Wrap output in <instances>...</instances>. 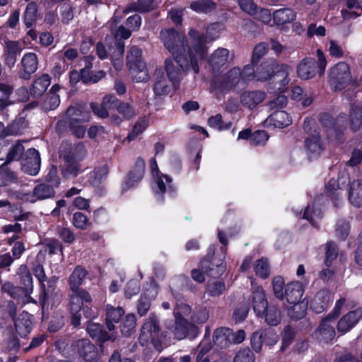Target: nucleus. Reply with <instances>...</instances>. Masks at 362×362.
<instances>
[{
    "label": "nucleus",
    "instance_id": "79ce46f5",
    "mask_svg": "<svg viewBox=\"0 0 362 362\" xmlns=\"http://www.w3.org/2000/svg\"><path fill=\"white\" fill-rule=\"evenodd\" d=\"M169 81L164 76L163 74L159 75V73L156 74V80L154 85V92L158 95L166 94L169 92Z\"/></svg>",
    "mask_w": 362,
    "mask_h": 362
},
{
    "label": "nucleus",
    "instance_id": "473e14b6",
    "mask_svg": "<svg viewBox=\"0 0 362 362\" xmlns=\"http://www.w3.org/2000/svg\"><path fill=\"white\" fill-rule=\"evenodd\" d=\"M322 217V211L317 201H315L312 205H308L303 213V218L308 220L313 226H317L318 221Z\"/></svg>",
    "mask_w": 362,
    "mask_h": 362
},
{
    "label": "nucleus",
    "instance_id": "f03ea898",
    "mask_svg": "<svg viewBox=\"0 0 362 362\" xmlns=\"http://www.w3.org/2000/svg\"><path fill=\"white\" fill-rule=\"evenodd\" d=\"M86 275L87 272L84 268L76 267L69 279V288L72 291L70 295L69 309L72 315L71 324L75 327L80 324L81 310L87 318L95 316V313L91 308L83 305L84 303H91L90 294L84 289H79Z\"/></svg>",
    "mask_w": 362,
    "mask_h": 362
},
{
    "label": "nucleus",
    "instance_id": "ea45409f",
    "mask_svg": "<svg viewBox=\"0 0 362 362\" xmlns=\"http://www.w3.org/2000/svg\"><path fill=\"white\" fill-rule=\"evenodd\" d=\"M258 316L260 317H264L265 322L272 326L277 325L281 320V315L280 311L274 305H272L268 306L266 308L264 314Z\"/></svg>",
    "mask_w": 362,
    "mask_h": 362
},
{
    "label": "nucleus",
    "instance_id": "20e7f679",
    "mask_svg": "<svg viewBox=\"0 0 362 362\" xmlns=\"http://www.w3.org/2000/svg\"><path fill=\"white\" fill-rule=\"evenodd\" d=\"M304 292V286L301 282L293 281L288 284L285 289V297L290 305H293L294 308H300L298 315H293L289 312V316L292 318L300 319L304 316L307 309L308 302L300 301Z\"/></svg>",
    "mask_w": 362,
    "mask_h": 362
},
{
    "label": "nucleus",
    "instance_id": "e2e57ef3",
    "mask_svg": "<svg viewBox=\"0 0 362 362\" xmlns=\"http://www.w3.org/2000/svg\"><path fill=\"white\" fill-rule=\"evenodd\" d=\"M140 290V285L138 280L132 279L128 281L124 289V293L127 298H130L136 295Z\"/></svg>",
    "mask_w": 362,
    "mask_h": 362
},
{
    "label": "nucleus",
    "instance_id": "3c124183",
    "mask_svg": "<svg viewBox=\"0 0 362 362\" xmlns=\"http://www.w3.org/2000/svg\"><path fill=\"white\" fill-rule=\"evenodd\" d=\"M148 119L146 117L139 119L134 126L132 131L129 134L127 139L132 141L141 134L148 127Z\"/></svg>",
    "mask_w": 362,
    "mask_h": 362
},
{
    "label": "nucleus",
    "instance_id": "49530a36",
    "mask_svg": "<svg viewBox=\"0 0 362 362\" xmlns=\"http://www.w3.org/2000/svg\"><path fill=\"white\" fill-rule=\"evenodd\" d=\"M226 291L225 283L222 281H209L206 286V292L212 297H216L222 295Z\"/></svg>",
    "mask_w": 362,
    "mask_h": 362
},
{
    "label": "nucleus",
    "instance_id": "de8ad7c7",
    "mask_svg": "<svg viewBox=\"0 0 362 362\" xmlns=\"http://www.w3.org/2000/svg\"><path fill=\"white\" fill-rule=\"evenodd\" d=\"M115 49L112 53V64L115 69H119L122 65V57L124 51V45L123 42H115Z\"/></svg>",
    "mask_w": 362,
    "mask_h": 362
},
{
    "label": "nucleus",
    "instance_id": "9b49d317",
    "mask_svg": "<svg viewBox=\"0 0 362 362\" xmlns=\"http://www.w3.org/2000/svg\"><path fill=\"white\" fill-rule=\"evenodd\" d=\"M362 318V308H358L343 315L337 322V329L341 335L349 332Z\"/></svg>",
    "mask_w": 362,
    "mask_h": 362
},
{
    "label": "nucleus",
    "instance_id": "37998d69",
    "mask_svg": "<svg viewBox=\"0 0 362 362\" xmlns=\"http://www.w3.org/2000/svg\"><path fill=\"white\" fill-rule=\"evenodd\" d=\"M136 321L134 315H127L120 326L122 334L124 336H130L133 334L136 329Z\"/></svg>",
    "mask_w": 362,
    "mask_h": 362
},
{
    "label": "nucleus",
    "instance_id": "e433bc0d",
    "mask_svg": "<svg viewBox=\"0 0 362 362\" xmlns=\"http://www.w3.org/2000/svg\"><path fill=\"white\" fill-rule=\"evenodd\" d=\"M229 334H230L229 328L216 329L213 336L214 344L221 349L228 347L230 345Z\"/></svg>",
    "mask_w": 362,
    "mask_h": 362
},
{
    "label": "nucleus",
    "instance_id": "09e8293b",
    "mask_svg": "<svg viewBox=\"0 0 362 362\" xmlns=\"http://www.w3.org/2000/svg\"><path fill=\"white\" fill-rule=\"evenodd\" d=\"M190 8L197 13H206L213 10L215 4L210 0H199L192 2Z\"/></svg>",
    "mask_w": 362,
    "mask_h": 362
},
{
    "label": "nucleus",
    "instance_id": "2eb2a0df",
    "mask_svg": "<svg viewBox=\"0 0 362 362\" xmlns=\"http://www.w3.org/2000/svg\"><path fill=\"white\" fill-rule=\"evenodd\" d=\"M266 98V93L262 90H247L240 95V104L249 109L253 110L262 103Z\"/></svg>",
    "mask_w": 362,
    "mask_h": 362
},
{
    "label": "nucleus",
    "instance_id": "4c0bfd02",
    "mask_svg": "<svg viewBox=\"0 0 362 362\" xmlns=\"http://www.w3.org/2000/svg\"><path fill=\"white\" fill-rule=\"evenodd\" d=\"M87 332L92 338L96 339L98 341H105L108 339L114 340L115 339V336H109L98 323H89L87 327Z\"/></svg>",
    "mask_w": 362,
    "mask_h": 362
},
{
    "label": "nucleus",
    "instance_id": "f257e3e1",
    "mask_svg": "<svg viewBox=\"0 0 362 362\" xmlns=\"http://www.w3.org/2000/svg\"><path fill=\"white\" fill-rule=\"evenodd\" d=\"M160 38L165 47L175 56V59L165 60V71L168 81L177 88L182 77V71L188 65L187 59L181 57L185 51L184 37L170 29L161 31Z\"/></svg>",
    "mask_w": 362,
    "mask_h": 362
},
{
    "label": "nucleus",
    "instance_id": "a19ab883",
    "mask_svg": "<svg viewBox=\"0 0 362 362\" xmlns=\"http://www.w3.org/2000/svg\"><path fill=\"white\" fill-rule=\"evenodd\" d=\"M107 174V166L103 165L100 168H95L90 174L89 181L93 186H98L106 179Z\"/></svg>",
    "mask_w": 362,
    "mask_h": 362
},
{
    "label": "nucleus",
    "instance_id": "dca6fc26",
    "mask_svg": "<svg viewBox=\"0 0 362 362\" xmlns=\"http://www.w3.org/2000/svg\"><path fill=\"white\" fill-rule=\"evenodd\" d=\"M305 146L310 159H314L320 156L325 148L317 132H315L306 138Z\"/></svg>",
    "mask_w": 362,
    "mask_h": 362
},
{
    "label": "nucleus",
    "instance_id": "4d7b16f0",
    "mask_svg": "<svg viewBox=\"0 0 362 362\" xmlns=\"http://www.w3.org/2000/svg\"><path fill=\"white\" fill-rule=\"evenodd\" d=\"M269 139L268 134L263 130H259L251 134L250 142L252 145H264Z\"/></svg>",
    "mask_w": 362,
    "mask_h": 362
},
{
    "label": "nucleus",
    "instance_id": "393cba45",
    "mask_svg": "<svg viewBox=\"0 0 362 362\" xmlns=\"http://www.w3.org/2000/svg\"><path fill=\"white\" fill-rule=\"evenodd\" d=\"M22 69L19 76L24 79H29L31 74L36 71L37 69V58L34 53L25 54L21 60Z\"/></svg>",
    "mask_w": 362,
    "mask_h": 362
},
{
    "label": "nucleus",
    "instance_id": "052dcab7",
    "mask_svg": "<svg viewBox=\"0 0 362 362\" xmlns=\"http://www.w3.org/2000/svg\"><path fill=\"white\" fill-rule=\"evenodd\" d=\"M199 351L197 356L196 362H209L206 354L211 349V346L208 340H203L199 344Z\"/></svg>",
    "mask_w": 362,
    "mask_h": 362
},
{
    "label": "nucleus",
    "instance_id": "7ed1b4c3",
    "mask_svg": "<svg viewBox=\"0 0 362 362\" xmlns=\"http://www.w3.org/2000/svg\"><path fill=\"white\" fill-rule=\"evenodd\" d=\"M292 68L286 64L276 66L274 62L263 63L256 71L255 77L257 81H264L273 76V81L277 86L276 89L283 92L285 86L291 81L289 75Z\"/></svg>",
    "mask_w": 362,
    "mask_h": 362
},
{
    "label": "nucleus",
    "instance_id": "0e129e2a",
    "mask_svg": "<svg viewBox=\"0 0 362 362\" xmlns=\"http://www.w3.org/2000/svg\"><path fill=\"white\" fill-rule=\"evenodd\" d=\"M60 103L59 95L57 94H49L46 100H45L42 108L45 110L56 109Z\"/></svg>",
    "mask_w": 362,
    "mask_h": 362
},
{
    "label": "nucleus",
    "instance_id": "8fccbe9b",
    "mask_svg": "<svg viewBox=\"0 0 362 362\" xmlns=\"http://www.w3.org/2000/svg\"><path fill=\"white\" fill-rule=\"evenodd\" d=\"M158 287L156 283L151 281L147 284L142 291L141 298L145 300H149V301L153 300L158 295Z\"/></svg>",
    "mask_w": 362,
    "mask_h": 362
},
{
    "label": "nucleus",
    "instance_id": "4468645a",
    "mask_svg": "<svg viewBox=\"0 0 362 362\" xmlns=\"http://www.w3.org/2000/svg\"><path fill=\"white\" fill-rule=\"evenodd\" d=\"M128 9L118 8L116 10L113 17L110 21L112 33L115 37V42H120L122 40H126L129 38L132 34L131 30L126 29L124 26L120 25L118 28H115L114 26L120 21L122 18V14L129 13Z\"/></svg>",
    "mask_w": 362,
    "mask_h": 362
},
{
    "label": "nucleus",
    "instance_id": "b1692460",
    "mask_svg": "<svg viewBox=\"0 0 362 362\" xmlns=\"http://www.w3.org/2000/svg\"><path fill=\"white\" fill-rule=\"evenodd\" d=\"M54 194V190L49 185L42 184L36 186L32 193L25 194L24 199L34 203L38 200L49 198Z\"/></svg>",
    "mask_w": 362,
    "mask_h": 362
},
{
    "label": "nucleus",
    "instance_id": "6e6552de",
    "mask_svg": "<svg viewBox=\"0 0 362 362\" xmlns=\"http://www.w3.org/2000/svg\"><path fill=\"white\" fill-rule=\"evenodd\" d=\"M150 167L153 178V189L156 194L162 195L165 193L173 192L174 191V187L172 183V178L159 171L155 159H151Z\"/></svg>",
    "mask_w": 362,
    "mask_h": 362
},
{
    "label": "nucleus",
    "instance_id": "0eeeda50",
    "mask_svg": "<svg viewBox=\"0 0 362 362\" xmlns=\"http://www.w3.org/2000/svg\"><path fill=\"white\" fill-rule=\"evenodd\" d=\"M329 82L335 89H341L351 80L349 66L339 62L329 69Z\"/></svg>",
    "mask_w": 362,
    "mask_h": 362
},
{
    "label": "nucleus",
    "instance_id": "f8f14e48",
    "mask_svg": "<svg viewBox=\"0 0 362 362\" xmlns=\"http://www.w3.org/2000/svg\"><path fill=\"white\" fill-rule=\"evenodd\" d=\"M209 266V260H202L200 262V269H194L192 271V279L199 283H202L205 280L204 274L206 273L213 277H217L221 276L226 270V265L223 262L217 264L216 268H212L209 270H208Z\"/></svg>",
    "mask_w": 362,
    "mask_h": 362
},
{
    "label": "nucleus",
    "instance_id": "864d4df0",
    "mask_svg": "<svg viewBox=\"0 0 362 362\" xmlns=\"http://www.w3.org/2000/svg\"><path fill=\"white\" fill-rule=\"evenodd\" d=\"M104 75V72L101 71L93 74L87 69H83L81 70V80L84 83H96L102 78H103Z\"/></svg>",
    "mask_w": 362,
    "mask_h": 362
},
{
    "label": "nucleus",
    "instance_id": "7c9ffc66",
    "mask_svg": "<svg viewBox=\"0 0 362 362\" xmlns=\"http://www.w3.org/2000/svg\"><path fill=\"white\" fill-rule=\"evenodd\" d=\"M348 199L349 202L356 207L362 206V181H352L349 187Z\"/></svg>",
    "mask_w": 362,
    "mask_h": 362
},
{
    "label": "nucleus",
    "instance_id": "338daca9",
    "mask_svg": "<svg viewBox=\"0 0 362 362\" xmlns=\"http://www.w3.org/2000/svg\"><path fill=\"white\" fill-rule=\"evenodd\" d=\"M263 344H264V341L262 331L255 332L251 339V345L253 349L256 352L260 351Z\"/></svg>",
    "mask_w": 362,
    "mask_h": 362
},
{
    "label": "nucleus",
    "instance_id": "6e6d98bb",
    "mask_svg": "<svg viewBox=\"0 0 362 362\" xmlns=\"http://www.w3.org/2000/svg\"><path fill=\"white\" fill-rule=\"evenodd\" d=\"M208 124L211 127L217 129L221 131L228 129L232 125L231 122L224 123L222 120V117L221 115H216L215 116L211 117L208 120Z\"/></svg>",
    "mask_w": 362,
    "mask_h": 362
},
{
    "label": "nucleus",
    "instance_id": "603ef678",
    "mask_svg": "<svg viewBox=\"0 0 362 362\" xmlns=\"http://www.w3.org/2000/svg\"><path fill=\"white\" fill-rule=\"evenodd\" d=\"M272 286L275 296L279 299H283L285 296V291H284L285 281L284 278L280 276H275L272 280Z\"/></svg>",
    "mask_w": 362,
    "mask_h": 362
},
{
    "label": "nucleus",
    "instance_id": "5701e85b",
    "mask_svg": "<svg viewBox=\"0 0 362 362\" xmlns=\"http://www.w3.org/2000/svg\"><path fill=\"white\" fill-rule=\"evenodd\" d=\"M265 125L274 126L278 128H284L292 123L291 116L284 110H275L265 120Z\"/></svg>",
    "mask_w": 362,
    "mask_h": 362
},
{
    "label": "nucleus",
    "instance_id": "72a5a7b5",
    "mask_svg": "<svg viewBox=\"0 0 362 362\" xmlns=\"http://www.w3.org/2000/svg\"><path fill=\"white\" fill-rule=\"evenodd\" d=\"M106 325L110 331L115 329V324L118 323L124 315V311L120 307L113 308L108 305L106 308Z\"/></svg>",
    "mask_w": 362,
    "mask_h": 362
},
{
    "label": "nucleus",
    "instance_id": "680f3d73",
    "mask_svg": "<svg viewBox=\"0 0 362 362\" xmlns=\"http://www.w3.org/2000/svg\"><path fill=\"white\" fill-rule=\"evenodd\" d=\"M72 222L76 228L81 230L86 229L90 224L88 218L81 212H76L74 214Z\"/></svg>",
    "mask_w": 362,
    "mask_h": 362
},
{
    "label": "nucleus",
    "instance_id": "412c9836",
    "mask_svg": "<svg viewBox=\"0 0 362 362\" xmlns=\"http://www.w3.org/2000/svg\"><path fill=\"white\" fill-rule=\"evenodd\" d=\"M40 167L39 152L35 148H29L26 152V158L23 164V170L30 175H36Z\"/></svg>",
    "mask_w": 362,
    "mask_h": 362
},
{
    "label": "nucleus",
    "instance_id": "1a4fd4ad",
    "mask_svg": "<svg viewBox=\"0 0 362 362\" xmlns=\"http://www.w3.org/2000/svg\"><path fill=\"white\" fill-rule=\"evenodd\" d=\"M67 115L70 117V124L74 134L78 138L83 137L86 129L80 124L88 122L90 114L83 111L82 107H70L67 110Z\"/></svg>",
    "mask_w": 362,
    "mask_h": 362
},
{
    "label": "nucleus",
    "instance_id": "a211bd4d",
    "mask_svg": "<svg viewBox=\"0 0 362 362\" xmlns=\"http://www.w3.org/2000/svg\"><path fill=\"white\" fill-rule=\"evenodd\" d=\"M159 327L155 316H150L146 320L142 328L139 340L144 344L153 340L158 335Z\"/></svg>",
    "mask_w": 362,
    "mask_h": 362
},
{
    "label": "nucleus",
    "instance_id": "13d9d810",
    "mask_svg": "<svg viewBox=\"0 0 362 362\" xmlns=\"http://www.w3.org/2000/svg\"><path fill=\"white\" fill-rule=\"evenodd\" d=\"M37 5L34 3L29 4L25 11L24 20L27 26H31L36 19Z\"/></svg>",
    "mask_w": 362,
    "mask_h": 362
},
{
    "label": "nucleus",
    "instance_id": "ddd939ff",
    "mask_svg": "<svg viewBox=\"0 0 362 362\" xmlns=\"http://www.w3.org/2000/svg\"><path fill=\"white\" fill-rule=\"evenodd\" d=\"M145 170V163L142 159H138L132 170L126 177L122 185V191H127L134 187L143 178Z\"/></svg>",
    "mask_w": 362,
    "mask_h": 362
},
{
    "label": "nucleus",
    "instance_id": "9d476101",
    "mask_svg": "<svg viewBox=\"0 0 362 362\" xmlns=\"http://www.w3.org/2000/svg\"><path fill=\"white\" fill-rule=\"evenodd\" d=\"M58 278L52 277L48 281L47 288H44L42 309L52 308L58 305L62 300V294L57 288Z\"/></svg>",
    "mask_w": 362,
    "mask_h": 362
},
{
    "label": "nucleus",
    "instance_id": "c756f323",
    "mask_svg": "<svg viewBox=\"0 0 362 362\" xmlns=\"http://www.w3.org/2000/svg\"><path fill=\"white\" fill-rule=\"evenodd\" d=\"M75 348L79 355L86 361H92L97 356L96 348L88 339L78 340L75 344Z\"/></svg>",
    "mask_w": 362,
    "mask_h": 362
},
{
    "label": "nucleus",
    "instance_id": "cd10ccee",
    "mask_svg": "<svg viewBox=\"0 0 362 362\" xmlns=\"http://www.w3.org/2000/svg\"><path fill=\"white\" fill-rule=\"evenodd\" d=\"M316 74V62L313 58H305L297 67V74L303 80H308Z\"/></svg>",
    "mask_w": 362,
    "mask_h": 362
},
{
    "label": "nucleus",
    "instance_id": "a878e982",
    "mask_svg": "<svg viewBox=\"0 0 362 362\" xmlns=\"http://www.w3.org/2000/svg\"><path fill=\"white\" fill-rule=\"evenodd\" d=\"M333 320L330 316H327L321 322L315 332L316 338L320 341L328 342L332 341L336 334L334 327L330 324Z\"/></svg>",
    "mask_w": 362,
    "mask_h": 362
},
{
    "label": "nucleus",
    "instance_id": "774afa93",
    "mask_svg": "<svg viewBox=\"0 0 362 362\" xmlns=\"http://www.w3.org/2000/svg\"><path fill=\"white\" fill-rule=\"evenodd\" d=\"M79 170V165L75 161H66L63 169V174L66 177H74Z\"/></svg>",
    "mask_w": 362,
    "mask_h": 362
},
{
    "label": "nucleus",
    "instance_id": "a18cd8bd",
    "mask_svg": "<svg viewBox=\"0 0 362 362\" xmlns=\"http://www.w3.org/2000/svg\"><path fill=\"white\" fill-rule=\"evenodd\" d=\"M350 125L352 129L357 130L362 125V107L354 105L351 108Z\"/></svg>",
    "mask_w": 362,
    "mask_h": 362
},
{
    "label": "nucleus",
    "instance_id": "f3484780",
    "mask_svg": "<svg viewBox=\"0 0 362 362\" xmlns=\"http://www.w3.org/2000/svg\"><path fill=\"white\" fill-rule=\"evenodd\" d=\"M252 288V305L257 315L264 314L266 308L269 306L263 288L251 281Z\"/></svg>",
    "mask_w": 362,
    "mask_h": 362
},
{
    "label": "nucleus",
    "instance_id": "58836bf2",
    "mask_svg": "<svg viewBox=\"0 0 362 362\" xmlns=\"http://www.w3.org/2000/svg\"><path fill=\"white\" fill-rule=\"evenodd\" d=\"M273 18L276 24L284 25L293 21L296 18V14L290 8H281L274 13Z\"/></svg>",
    "mask_w": 362,
    "mask_h": 362
},
{
    "label": "nucleus",
    "instance_id": "6ab92c4d",
    "mask_svg": "<svg viewBox=\"0 0 362 362\" xmlns=\"http://www.w3.org/2000/svg\"><path fill=\"white\" fill-rule=\"evenodd\" d=\"M15 331L21 337H26L33 329L32 316L23 312L14 319Z\"/></svg>",
    "mask_w": 362,
    "mask_h": 362
},
{
    "label": "nucleus",
    "instance_id": "423d86ee",
    "mask_svg": "<svg viewBox=\"0 0 362 362\" xmlns=\"http://www.w3.org/2000/svg\"><path fill=\"white\" fill-rule=\"evenodd\" d=\"M190 37L192 39V47L189 51L190 65L196 74L199 73L198 60H202L205 57L206 49L205 42L206 40L197 31L189 32Z\"/></svg>",
    "mask_w": 362,
    "mask_h": 362
},
{
    "label": "nucleus",
    "instance_id": "aec40b11",
    "mask_svg": "<svg viewBox=\"0 0 362 362\" xmlns=\"http://www.w3.org/2000/svg\"><path fill=\"white\" fill-rule=\"evenodd\" d=\"M197 332V325L187 322L184 318H175V325L173 333L175 338L180 340L187 336L194 335Z\"/></svg>",
    "mask_w": 362,
    "mask_h": 362
},
{
    "label": "nucleus",
    "instance_id": "69168bd1",
    "mask_svg": "<svg viewBox=\"0 0 362 362\" xmlns=\"http://www.w3.org/2000/svg\"><path fill=\"white\" fill-rule=\"evenodd\" d=\"M209 319V311L206 308H203L194 313L191 318L192 324L202 325Z\"/></svg>",
    "mask_w": 362,
    "mask_h": 362
},
{
    "label": "nucleus",
    "instance_id": "c9c22d12",
    "mask_svg": "<svg viewBox=\"0 0 362 362\" xmlns=\"http://www.w3.org/2000/svg\"><path fill=\"white\" fill-rule=\"evenodd\" d=\"M50 85V78L47 74H43L37 78L32 85L30 94L34 97L41 96Z\"/></svg>",
    "mask_w": 362,
    "mask_h": 362
},
{
    "label": "nucleus",
    "instance_id": "bf43d9fd",
    "mask_svg": "<svg viewBox=\"0 0 362 362\" xmlns=\"http://www.w3.org/2000/svg\"><path fill=\"white\" fill-rule=\"evenodd\" d=\"M287 105V98L285 95H280L275 99L270 101L268 104V108L270 111L282 110Z\"/></svg>",
    "mask_w": 362,
    "mask_h": 362
},
{
    "label": "nucleus",
    "instance_id": "c03bdc74",
    "mask_svg": "<svg viewBox=\"0 0 362 362\" xmlns=\"http://www.w3.org/2000/svg\"><path fill=\"white\" fill-rule=\"evenodd\" d=\"M254 269L257 276L262 279H267L270 274L269 265L266 258L257 260L254 264Z\"/></svg>",
    "mask_w": 362,
    "mask_h": 362
},
{
    "label": "nucleus",
    "instance_id": "f704fd0d",
    "mask_svg": "<svg viewBox=\"0 0 362 362\" xmlns=\"http://www.w3.org/2000/svg\"><path fill=\"white\" fill-rule=\"evenodd\" d=\"M229 60V50L225 48H218L211 54L209 59V63L213 69H216L223 66Z\"/></svg>",
    "mask_w": 362,
    "mask_h": 362
},
{
    "label": "nucleus",
    "instance_id": "c85d7f7f",
    "mask_svg": "<svg viewBox=\"0 0 362 362\" xmlns=\"http://www.w3.org/2000/svg\"><path fill=\"white\" fill-rule=\"evenodd\" d=\"M325 193L332 200L335 206H339L344 199L342 188L339 187L338 180L331 179L325 186Z\"/></svg>",
    "mask_w": 362,
    "mask_h": 362
},
{
    "label": "nucleus",
    "instance_id": "39448f33",
    "mask_svg": "<svg viewBox=\"0 0 362 362\" xmlns=\"http://www.w3.org/2000/svg\"><path fill=\"white\" fill-rule=\"evenodd\" d=\"M141 50L136 46L131 47L127 60L132 76L136 82H145L149 78L146 64L141 59Z\"/></svg>",
    "mask_w": 362,
    "mask_h": 362
},
{
    "label": "nucleus",
    "instance_id": "bb28decb",
    "mask_svg": "<svg viewBox=\"0 0 362 362\" xmlns=\"http://www.w3.org/2000/svg\"><path fill=\"white\" fill-rule=\"evenodd\" d=\"M332 299V293L327 290L318 291L310 302V308L317 313H322Z\"/></svg>",
    "mask_w": 362,
    "mask_h": 362
},
{
    "label": "nucleus",
    "instance_id": "4be33fe9",
    "mask_svg": "<svg viewBox=\"0 0 362 362\" xmlns=\"http://www.w3.org/2000/svg\"><path fill=\"white\" fill-rule=\"evenodd\" d=\"M23 48L17 41L6 40L4 42V57L6 64L12 68L14 66L17 56L19 55Z\"/></svg>",
    "mask_w": 362,
    "mask_h": 362
},
{
    "label": "nucleus",
    "instance_id": "2f4dec72",
    "mask_svg": "<svg viewBox=\"0 0 362 362\" xmlns=\"http://www.w3.org/2000/svg\"><path fill=\"white\" fill-rule=\"evenodd\" d=\"M240 84L244 85L240 77V70L239 68L234 67L226 74L221 86L224 89H230Z\"/></svg>",
    "mask_w": 362,
    "mask_h": 362
},
{
    "label": "nucleus",
    "instance_id": "5fc2aeb1",
    "mask_svg": "<svg viewBox=\"0 0 362 362\" xmlns=\"http://www.w3.org/2000/svg\"><path fill=\"white\" fill-rule=\"evenodd\" d=\"M255 357L250 349L239 350L233 359V362H255Z\"/></svg>",
    "mask_w": 362,
    "mask_h": 362
}]
</instances>
